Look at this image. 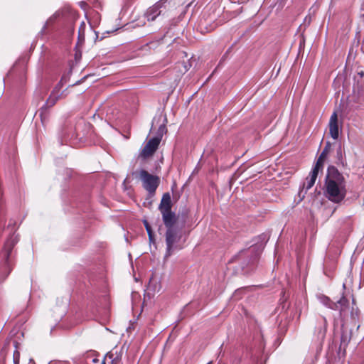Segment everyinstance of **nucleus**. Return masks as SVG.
I'll return each instance as SVG.
<instances>
[{"label":"nucleus","instance_id":"1","mask_svg":"<svg viewBox=\"0 0 364 364\" xmlns=\"http://www.w3.org/2000/svg\"><path fill=\"white\" fill-rule=\"evenodd\" d=\"M325 186L326 196L329 200L335 203L343 200L347 193L346 181L343 175L333 166L327 169Z\"/></svg>","mask_w":364,"mask_h":364},{"label":"nucleus","instance_id":"2","mask_svg":"<svg viewBox=\"0 0 364 364\" xmlns=\"http://www.w3.org/2000/svg\"><path fill=\"white\" fill-rule=\"evenodd\" d=\"M166 231L165 240L166 244V257H170L174 250L183 248V225H179L178 220H173L164 222Z\"/></svg>","mask_w":364,"mask_h":364},{"label":"nucleus","instance_id":"3","mask_svg":"<svg viewBox=\"0 0 364 364\" xmlns=\"http://www.w3.org/2000/svg\"><path fill=\"white\" fill-rule=\"evenodd\" d=\"M132 176H136L139 178L143 188L150 194L154 195L160 183V178L159 176L149 173L144 169H141L139 171H133Z\"/></svg>","mask_w":364,"mask_h":364},{"label":"nucleus","instance_id":"4","mask_svg":"<svg viewBox=\"0 0 364 364\" xmlns=\"http://www.w3.org/2000/svg\"><path fill=\"white\" fill-rule=\"evenodd\" d=\"M171 198L169 193L163 195L161 203L159 206L163 222H168L173 220H178V217L171 210Z\"/></svg>","mask_w":364,"mask_h":364},{"label":"nucleus","instance_id":"5","mask_svg":"<svg viewBox=\"0 0 364 364\" xmlns=\"http://www.w3.org/2000/svg\"><path fill=\"white\" fill-rule=\"evenodd\" d=\"M160 141V137H154L149 140L147 144L140 152L139 156L143 159H147L151 156L158 149Z\"/></svg>","mask_w":364,"mask_h":364},{"label":"nucleus","instance_id":"6","mask_svg":"<svg viewBox=\"0 0 364 364\" xmlns=\"http://www.w3.org/2000/svg\"><path fill=\"white\" fill-rule=\"evenodd\" d=\"M327 331V321L323 316L317 320L314 335L318 341H323L325 338Z\"/></svg>","mask_w":364,"mask_h":364},{"label":"nucleus","instance_id":"7","mask_svg":"<svg viewBox=\"0 0 364 364\" xmlns=\"http://www.w3.org/2000/svg\"><path fill=\"white\" fill-rule=\"evenodd\" d=\"M166 1L167 0H159L154 6H152L147 10L146 13V16L149 21H154L156 18V17L161 14V9L162 8L164 4Z\"/></svg>","mask_w":364,"mask_h":364},{"label":"nucleus","instance_id":"8","mask_svg":"<svg viewBox=\"0 0 364 364\" xmlns=\"http://www.w3.org/2000/svg\"><path fill=\"white\" fill-rule=\"evenodd\" d=\"M329 132L333 139H337L339 136V129L338 125V115L333 112L329 120Z\"/></svg>","mask_w":364,"mask_h":364},{"label":"nucleus","instance_id":"9","mask_svg":"<svg viewBox=\"0 0 364 364\" xmlns=\"http://www.w3.org/2000/svg\"><path fill=\"white\" fill-rule=\"evenodd\" d=\"M16 241L15 238H13V237H11L6 242V243L4 245V257H6V260L9 259V257L11 253L12 249L14 247V245H16Z\"/></svg>","mask_w":364,"mask_h":364},{"label":"nucleus","instance_id":"10","mask_svg":"<svg viewBox=\"0 0 364 364\" xmlns=\"http://www.w3.org/2000/svg\"><path fill=\"white\" fill-rule=\"evenodd\" d=\"M319 301L321 304H323L324 306H327L328 308L333 310L338 309V304H336L334 301H332L328 297L321 295L318 297Z\"/></svg>","mask_w":364,"mask_h":364},{"label":"nucleus","instance_id":"11","mask_svg":"<svg viewBox=\"0 0 364 364\" xmlns=\"http://www.w3.org/2000/svg\"><path fill=\"white\" fill-rule=\"evenodd\" d=\"M331 147V144L329 141H328L326 143L325 147L323 148V151H321L320 156H318L316 162L323 165L324 161H325L326 158L327 157L328 153L330 152Z\"/></svg>","mask_w":364,"mask_h":364},{"label":"nucleus","instance_id":"12","mask_svg":"<svg viewBox=\"0 0 364 364\" xmlns=\"http://www.w3.org/2000/svg\"><path fill=\"white\" fill-rule=\"evenodd\" d=\"M60 97V94L56 93L55 90H53L50 97L47 100L46 105L48 107L53 106L56 103V102L59 100Z\"/></svg>","mask_w":364,"mask_h":364},{"label":"nucleus","instance_id":"13","mask_svg":"<svg viewBox=\"0 0 364 364\" xmlns=\"http://www.w3.org/2000/svg\"><path fill=\"white\" fill-rule=\"evenodd\" d=\"M336 303L338 304V309L337 310H340L341 311H343L346 309V306L348 304V300L344 296H343Z\"/></svg>","mask_w":364,"mask_h":364},{"label":"nucleus","instance_id":"14","mask_svg":"<svg viewBox=\"0 0 364 364\" xmlns=\"http://www.w3.org/2000/svg\"><path fill=\"white\" fill-rule=\"evenodd\" d=\"M144 225L146 230L148 233L149 240L153 241L154 240V233H153L151 227L150 226V225L149 224L147 220L144 221Z\"/></svg>","mask_w":364,"mask_h":364},{"label":"nucleus","instance_id":"15","mask_svg":"<svg viewBox=\"0 0 364 364\" xmlns=\"http://www.w3.org/2000/svg\"><path fill=\"white\" fill-rule=\"evenodd\" d=\"M85 23L82 22L78 30V39L80 41H83L85 40Z\"/></svg>","mask_w":364,"mask_h":364},{"label":"nucleus","instance_id":"16","mask_svg":"<svg viewBox=\"0 0 364 364\" xmlns=\"http://www.w3.org/2000/svg\"><path fill=\"white\" fill-rule=\"evenodd\" d=\"M163 40V38H161V39H159V40H156V41H151L149 43H148L147 44L145 45V48H148L149 49L152 48V49H155L161 43V41Z\"/></svg>","mask_w":364,"mask_h":364},{"label":"nucleus","instance_id":"17","mask_svg":"<svg viewBox=\"0 0 364 364\" xmlns=\"http://www.w3.org/2000/svg\"><path fill=\"white\" fill-rule=\"evenodd\" d=\"M323 167V165L316 162L312 171H311V173L318 176V172L320 170H322Z\"/></svg>","mask_w":364,"mask_h":364},{"label":"nucleus","instance_id":"18","mask_svg":"<svg viewBox=\"0 0 364 364\" xmlns=\"http://www.w3.org/2000/svg\"><path fill=\"white\" fill-rule=\"evenodd\" d=\"M110 360L112 363L114 362V354L112 353L111 352L109 353H107L105 358H104V360H102V362L101 363V364H106V362L107 360Z\"/></svg>","mask_w":364,"mask_h":364},{"label":"nucleus","instance_id":"19","mask_svg":"<svg viewBox=\"0 0 364 364\" xmlns=\"http://www.w3.org/2000/svg\"><path fill=\"white\" fill-rule=\"evenodd\" d=\"M19 360H20V353H19V351L16 349V350L14 352V355H13V360H14V364H19Z\"/></svg>","mask_w":364,"mask_h":364},{"label":"nucleus","instance_id":"20","mask_svg":"<svg viewBox=\"0 0 364 364\" xmlns=\"http://www.w3.org/2000/svg\"><path fill=\"white\" fill-rule=\"evenodd\" d=\"M306 181L304 184V186L306 188V190H309L314 185L315 183L310 180L308 177L306 178Z\"/></svg>","mask_w":364,"mask_h":364},{"label":"nucleus","instance_id":"21","mask_svg":"<svg viewBox=\"0 0 364 364\" xmlns=\"http://www.w3.org/2000/svg\"><path fill=\"white\" fill-rule=\"evenodd\" d=\"M63 80H64V77H63L60 80V81L57 84V85L55 86V87L54 88L53 90H55V92L56 93H58L59 94V92L60 90V89L62 88L63 87Z\"/></svg>","mask_w":364,"mask_h":364},{"label":"nucleus","instance_id":"22","mask_svg":"<svg viewBox=\"0 0 364 364\" xmlns=\"http://www.w3.org/2000/svg\"><path fill=\"white\" fill-rule=\"evenodd\" d=\"M336 154H337L338 159L341 160L342 159V148H341V145L338 146V148L336 150Z\"/></svg>","mask_w":364,"mask_h":364},{"label":"nucleus","instance_id":"23","mask_svg":"<svg viewBox=\"0 0 364 364\" xmlns=\"http://www.w3.org/2000/svg\"><path fill=\"white\" fill-rule=\"evenodd\" d=\"M348 342V336L345 333H343L341 336V343L346 344Z\"/></svg>","mask_w":364,"mask_h":364},{"label":"nucleus","instance_id":"24","mask_svg":"<svg viewBox=\"0 0 364 364\" xmlns=\"http://www.w3.org/2000/svg\"><path fill=\"white\" fill-rule=\"evenodd\" d=\"M364 77V71L363 70H359L357 72L356 76H355V80L357 79V77H359L360 79L363 78Z\"/></svg>","mask_w":364,"mask_h":364},{"label":"nucleus","instance_id":"25","mask_svg":"<svg viewBox=\"0 0 364 364\" xmlns=\"http://www.w3.org/2000/svg\"><path fill=\"white\" fill-rule=\"evenodd\" d=\"M318 176L316 175H314V174H312L310 173V175L308 177L310 180H311L312 181H314V183L316 182V178H317Z\"/></svg>","mask_w":364,"mask_h":364},{"label":"nucleus","instance_id":"26","mask_svg":"<svg viewBox=\"0 0 364 364\" xmlns=\"http://www.w3.org/2000/svg\"><path fill=\"white\" fill-rule=\"evenodd\" d=\"M318 176L316 175H314V174H312L310 173V175L308 177L310 180H311L312 181H314V183L316 182V178H317Z\"/></svg>","mask_w":364,"mask_h":364},{"label":"nucleus","instance_id":"27","mask_svg":"<svg viewBox=\"0 0 364 364\" xmlns=\"http://www.w3.org/2000/svg\"><path fill=\"white\" fill-rule=\"evenodd\" d=\"M258 255H259V254H256V255H255V256H254V257H253V259H252V260H253V261H255V260H256V259H257Z\"/></svg>","mask_w":364,"mask_h":364},{"label":"nucleus","instance_id":"28","mask_svg":"<svg viewBox=\"0 0 364 364\" xmlns=\"http://www.w3.org/2000/svg\"><path fill=\"white\" fill-rule=\"evenodd\" d=\"M256 247H251V252H254L255 250Z\"/></svg>","mask_w":364,"mask_h":364},{"label":"nucleus","instance_id":"29","mask_svg":"<svg viewBox=\"0 0 364 364\" xmlns=\"http://www.w3.org/2000/svg\"><path fill=\"white\" fill-rule=\"evenodd\" d=\"M17 345H18V343L16 341L14 342V346L16 347V348H17Z\"/></svg>","mask_w":364,"mask_h":364},{"label":"nucleus","instance_id":"30","mask_svg":"<svg viewBox=\"0 0 364 364\" xmlns=\"http://www.w3.org/2000/svg\"><path fill=\"white\" fill-rule=\"evenodd\" d=\"M11 272V269H9L8 272V274H10Z\"/></svg>","mask_w":364,"mask_h":364},{"label":"nucleus","instance_id":"31","mask_svg":"<svg viewBox=\"0 0 364 364\" xmlns=\"http://www.w3.org/2000/svg\"><path fill=\"white\" fill-rule=\"evenodd\" d=\"M11 272V269H9L8 272V274H10Z\"/></svg>","mask_w":364,"mask_h":364},{"label":"nucleus","instance_id":"32","mask_svg":"<svg viewBox=\"0 0 364 364\" xmlns=\"http://www.w3.org/2000/svg\"><path fill=\"white\" fill-rule=\"evenodd\" d=\"M11 272V269H9L8 272V274H10Z\"/></svg>","mask_w":364,"mask_h":364},{"label":"nucleus","instance_id":"33","mask_svg":"<svg viewBox=\"0 0 364 364\" xmlns=\"http://www.w3.org/2000/svg\"><path fill=\"white\" fill-rule=\"evenodd\" d=\"M93 361H94V362H97V359H94V360H93Z\"/></svg>","mask_w":364,"mask_h":364},{"label":"nucleus","instance_id":"34","mask_svg":"<svg viewBox=\"0 0 364 364\" xmlns=\"http://www.w3.org/2000/svg\"><path fill=\"white\" fill-rule=\"evenodd\" d=\"M208 364H212V362L208 363Z\"/></svg>","mask_w":364,"mask_h":364}]
</instances>
